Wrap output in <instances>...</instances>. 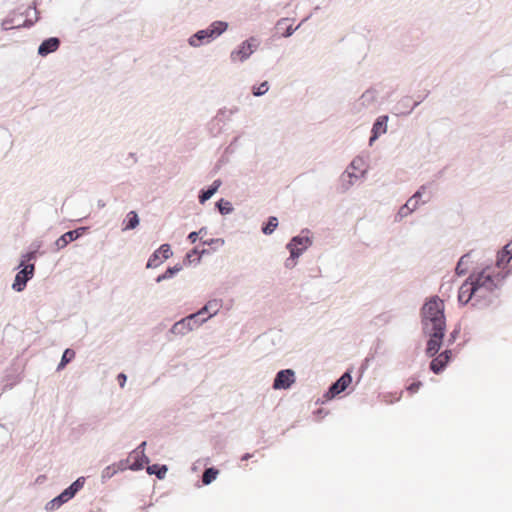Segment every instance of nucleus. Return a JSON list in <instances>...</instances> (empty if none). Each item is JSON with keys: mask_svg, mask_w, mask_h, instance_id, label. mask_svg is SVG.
<instances>
[{"mask_svg": "<svg viewBox=\"0 0 512 512\" xmlns=\"http://www.w3.org/2000/svg\"><path fill=\"white\" fill-rule=\"evenodd\" d=\"M511 259L512 256L501 251L494 266H487L479 272L472 273L459 288L458 301L463 305L471 302L472 306L491 302L495 290L511 272L507 267Z\"/></svg>", "mask_w": 512, "mask_h": 512, "instance_id": "f257e3e1", "label": "nucleus"}, {"mask_svg": "<svg viewBox=\"0 0 512 512\" xmlns=\"http://www.w3.org/2000/svg\"><path fill=\"white\" fill-rule=\"evenodd\" d=\"M444 302L439 297H432L422 307L423 330H438L446 328Z\"/></svg>", "mask_w": 512, "mask_h": 512, "instance_id": "f03ea898", "label": "nucleus"}, {"mask_svg": "<svg viewBox=\"0 0 512 512\" xmlns=\"http://www.w3.org/2000/svg\"><path fill=\"white\" fill-rule=\"evenodd\" d=\"M227 29V22L221 20L214 21L207 28L198 30L192 34L188 39V43L192 47H200L201 45L212 42Z\"/></svg>", "mask_w": 512, "mask_h": 512, "instance_id": "7ed1b4c3", "label": "nucleus"}, {"mask_svg": "<svg viewBox=\"0 0 512 512\" xmlns=\"http://www.w3.org/2000/svg\"><path fill=\"white\" fill-rule=\"evenodd\" d=\"M366 174L365 160L361 156L355 157L340 177L341 186L348 190L354 180H358Z\"/></svg>", "mask_w": 512, "mask_h": 512, "instance_id": "20e7f679", "label": "nucleus"}, {"mask_svg": "<svg viewBox=\"0 0 512 512\" xmlns=\"http://www.w3.org/2000/svg\"><path fill=\"white\" fill-rule=\"evenodd\" d=\"M259 45L260 41L256 37H249L230 53V60L234 63L245 62L257 50Z\"/></svg>", "mask_w": 512, "mask_h": 512, "instance_id": "39448f33", "label": "nucleus"}, {"mask_svg": "<svg viewBox=\"0 0 512 512\" xmlns=\"http://www.w3.org/2000/svg\"><path fill=\"white\" fill-rule=\"evenodd\" d=\"M33 257L34 253H28L23 256L24 259L20 263V266H23V269L16 274L14 283L12 285V288L17 292H21L22 290H24L27 281L31 279L34 275V264L25 265V262L29 261Z\"/></svg>", "mask_w": 512, "mask_h": 512, "instance_id": "423d86ee", "label": "nucleus"}, {"mask_svg": "<svg viewBox=\"0 0 512 512\" xmlns=\"http://www.w3.org/2000/svg\"><path fill=\"white\" fill-rule=\"evenodd\" d=\"M310 245L309 238L302 237H294L289 244L287 245L288 250L290 251V258L286 261V267L292 268L295 265V259L299 257V255L308 248Z\"/></svg>", "mask_w": 512, "mask_h": 512, "instance_id": "0eeeda50", "label": "nucleus"}, {"mask_svg": "<svg viewBox=\"0 0 512 512\" xmlns=\"http://www.w3.org/2000/svg\"><path fill=\"white\" fill-rule=\"evenodd\" d=\"M430 336L427 343L426 353L428 356L433 357L441 348L442 339L444 337L445 329L438 330H424Z\"/></svg>", "mask_w": 512, "mask_h": 512, "instance_id": "6e6552de", "label": "nucleus"}, {"mask_svg": "<svg viewBox=\"0 0 512 512\" xmlns=\"http://www.w3.org/2000/svg\"><path fill=\"white\" fill-rule=\"evenodd\" d=\"M388 121V115H380L374 120L371 128V135L369 137V146H372L381 135L387 132Z\"/></svg>", "mask_w": 512, "mask_h": 512, "instance_id": "1a4fd4ad", "label": "nucleus"}, {"mask_svg": "<svg viewBox=\"0 0 512 512\" xmlns=\"http://www.w3.org/2000/svg\"><path fill=\"white\" fill-rule=\"evenodd\" d=\"M417 106L419 102H413L411 96H404L393 106L391 112L396 116H408Z\"/></svg>", "mask_w": 512, "mask_h": 512, "instance_id": "9d476101", "label": "nucleus"}, {"mask_svg": "<svg viewBox=\"0 0 512 512\" xmlns=\"http://www.w3.org/2000/svg\"><path fill=\"white\" fill-rule=\"evenodd\" d=\"M172 256L171 247L169 244L161 245L149 258L147 262V268H156L164 260Z\"/></svg>", "mask_w": 512, "mask_h": 512, "instance_id": "9b49d317", "label": "nucleus"}, {"mask_svg": "<svg viewBox=\"0 0 512 512\" xmlns=\"http://www.w3.org/2000/svg\"><path fill=\"white\" fill-rule=\"evenodd\" d=\"M37 0H34L32 5L29 6L25 12L20 13L21 15H25V20L21 24L15 25L13 28H31L39 19L40 12L37 10Z\"/></svg>", "mask_w": 512, "mask_h": 512, "instance_id": "f8f14e48", "label": "nucleus"}, {"mask_svg": "<svg viewBox=\"0 0 512 512\" xmlns=\"http://www.w3.org/2000/svg\"><path fill=\"white\" fill-rule=\"evenodd\" d=\"M294 381H295V377H294V372L292 370H290V369L281 370L280 372L277 373V375L274 379L273 388L274 389H287L292 385V383H294Z\"/></svg>", "mask_w": 512, "mask_h": 512, "instance_id": "ddd939ff", "label": "nucleus"}, {"mask_svg": "<svg viewBox=\"0 0 512 512\" xmlns=\"http://www.w3.org/2000/svg\"><path fill=\"white\" fill-rule=\"evenodd\" d=\"M61 45V40L58 37H49L44 39L38 46L37 53L41 57H46L49 54L57 51Z\"/></svg>", "mask_w": 512, "mask_h": 512, "instance_id": "4468645a", "label": "nucleus"}, {"mask_svg": "<svg viewBox=\"0 0 512 512\" xmlns=\"http://www.w3.org/2000/svg\"><path fill=\"white\" fill-rule=\"evenodd\" d=\"M451 358V351L445 350L435 357L430 363V369L435 373L439 374L444 370Z\"/></svg>", "mask_w": 512, "mask_h": 512, "instance_id": "2eb2a0df", "label": "nucleus"}, {"mask_svg": "<svg viewBox=\"0 0 512 512\" xmlns=\"http://www.w3.org/2000/svg\"><path fill=\"white\" fill-rule=\"evenodd\" d=\"M352 382L349 372L344 373L329 389L328 394L334 397L343 392Z\"/></svg>", "mask_w": 512, "mask_h": 512, "instance_id": "dca6fc26", "label": "nucleus"}, {"mask_svg": "<svg viewBox=\"0 0 512 512\" xmlns=\"http://www.w3.org/2000/svg\"><path fill=\"white\" fill-rule=\"evenodd\" d=\"M289 19L288 18H282L277 21L276 23V30L280 35L284 38H288L293 35V33L300 27L301 24H299L297 27H293L291 24H288Z\"/></svg>", "mask_w": 512, "mask_h": 512, "instance_id": "f3484780", "label": "nucleus"}, {"mask_svg": "<svg viewBox=\"0 0 512 512\" xmlns=\"http://www.w3.org/2000/svg\"><path fill=\"white\" fill-rule=\"evenodd\" d=\"M84 230L85 228H79L73 231L66 232L59 239H57L56 246L58 247V249L64 248L69 242L74 241L78 237H80Z\"/></svg>", "mask_w": 512, "mask_h": 512, "instance_id": "a211bd4d", "label": "nucleus"}, {"mask_svg": "<svg viewBox=\"0 0 512 512\" xmlns=\"http://www.w3.org/2000/svg\"><path fill=\"white\" fill-rule=\"evenodd\" d=\"M377 96V90L371 87L363 92V94L358 99V104L364 108L370 107L376 102Z\"/></svg>", "mask_w": 512, "mask_h": 512, "instance_id": "6ab92c4d", "label": "nucleus"}, {"mask_svg": "<svg viewBox=\"0 0 512 512\" xmlns=\"http://www.w3.org/2000/svg\"><path fill=\"white\" fill-rule=\"evenodd\" d=\"M221 307H222L221 300L212 299V300L208 301L205 304V306L202 309H200L196 314H198V317H199L200 315H202L204 313H209V316L207 317L209 319L212 316L216 315Z\"/></svg>", "mask_w": 512, "mask_h": 512, "instance_id": "aec40b11", "label": "nucleus"}, {"mask_svg": "<svg viewBox=\"0 0 512 512\" xmlns=\"http://www.w3.org/2000/svg\"><path fill=\"white\" fill-rule=\"evenodd\" d=\"M198 317V314H191L182 320L176 322L172 327V332L175 334H186L189 331H186L187 326H189V322H194L195 318Z\"/></svg>", "mask_w": 512, "mask_h": 512, "instance_id": "412c9836", "label": "nucleus"}, {"mask_svg": "<svg viewBox=\"0 0 512 512\" xmlns=\"http://www.w3.org/2000/svg\"><path fill=\"white\" fill-rule=\"evenodd\" d=\"M421 194H413L406 202L404 206H402L399 210V216L406 217L409 213H411L418 205L420 201Z\"/></svg>", "mask_w": 512, "mask_h": 512, "instance_id": "4be33fe9", "label": "nucleus"}, {"mask_svg": "<svg viewBox=\"0 0 512 512\" xmlns=\"http://www.w3.org/2000/svg\"><path fill=\"white\" fill-rule=\"evenodd\" d=\"M238 111H239V108L237 106H234L230 109L221 108L218 110L216 116L214 117V119L212 120L210 125L213 126L215 121H219V122L229 121L231 116L236 114Z\"/></svg>", "mask_w": 512, "mask_h": 512, "instance_id": "5701e85b", "label": "nucleus"}, {"mask_svg": "<svg viewBox=\"0 0 512 512\" xmlns=\"http://www.w3.org/2000/svg\"><path fill=\"white\" fill-rule=\"evenodd\" d=\"M138 224H139V219H138L137 213L134 211H130L127 214V220L125 221L124 230L134 229L137 227Z\"/></svg>", "mask_w": 512, "mask_h": 512, "instance_id": "b1692460", "label": "nucleus"}, {"mask_svg": "<svg viewBox=\"0 0 512 512\" xmlns=\"http://www.w3.org/2000/svg\"><path fill=\"white\" fill-rule=\"evenodd\" d=\"M149 474H155L159 479H163L167 473V467L165 465H151L147 468Z\"/></svg>", "mask_w": 512, "mask_h": 512, "instance_id": "393cba45", "label": "nucleus"}, {"mask_svg": "<svg viewBox=\"0 0 512 512\" xmlns=\"http://www.w3.org/2000/svg\"><path fill=\"white\" fill-rule=\"evenodd\" d=\"M219 474V471L215 468H207L202 476V482L205 485L210 484L212 481H214Z\"/></svg>", "mask_w": 512, "mask_h": 512, "instance_id": "a878e982", "label": "nucleus"}, {"mask_svg": "<svg viewBox=\"0 0 512 512\" xmlns=\"http://www.w3.org/2000/svg\"><path fill=\"white\" fill-rule=\"evenodd\" d=\"M269 87H270L269 86V82L268 81H263L258 86L254 85L252 87V94L255 97H261V96L265 95L268 92Z\"/></svg>", "mask_w": 512, "mask_h": 512, "instance_id": "bb28decb", "label": "nucleus"}, {"mask_svg": "<svg viewBox=\"0 0 512 512\" xmlns=\"http://www.w3.org/2000/svg\"><path fill=\"white\" fill-rule=\"evenodd\" d=\"M216 204H217V207H218L220 213L223 215L229 214L233 210L231 202H229L227 200L220 199L219 201H217Z\"/></svg>", "mask_w": 512, "mask_h": 512, "instance_id": "cd10ccee", "label": "nucleus"}, {"mask_svg": "<svg viewBox=\"0 0 512 512\" xmlns=\"http://www.w3.org/2000/svg\"><path fill=\"white\" fill-rule=\"evenodd\" d=\"M75 357V352L72 349H66L63 353L60 364L58 365V370L65 367L73 358Z\"/></svg>", "mask_w": 512, "mask_h": 512, "instance_id": "c85d7f7f", "label": "nucleus"}, {"mask_svg": "<svg viewBox=\"0 0 512 512\" xmlns=\"http://www.w3.org/2000/svg\"><path fill=\"white\" fill-rule=\"evenodd\" d=\"M182 269V266L176 265L174 267L168 268L162 275L157 277V282H161L162 280L168 279L172 277L175 273L179 272Z\"/></svg>", "mask_w": 512, "mask_h": 512, "instance_id": "c756f323", "label": "nucleus"}, {"mask_svg": "<svg viewBox=\"0 0 512 512\" xmlns=\"http://www.w3.org/2000/svg\"><path fill=\"white\" fill-rule=\"evenodd\" d=\"M278 226V220L276 217H270L267 224L262 228L264 234H271Z\"/></svg>", "mask_w": 512, "mask_h": 512, "instance_id": "7c9ffc66", "label": "nucleus"}, {"mask_svg": "<svg viewBox=\"0 0 512 512\" xmlns=\"http://www.w3.org/2000/svg\"><path fill=\"white\" fill-rule=\"evenodd\" d=\"M76 492L77 488L68 487L59 495V500H62L64 504L65 502L70 500L75 495Z\"/></svg>", "mask_w": 512, "mask_h": 512, "instance_id": "2f4dec72", "label": "nucleus"}, {"mask_svg": "<svg viewBox=\"0 0 512 512\" xmlns=\"http://www.w3.org/2000/svg\"><path fill=\"white\" fill-rule=\"evenodd\" d=\"M76 492L77 488L68 487L59 495V500H62L64 504L65 502L70 500L75 495Z\"/></svg>", "mask_w": 512, "mask_h": 512, "instance_id": "473e14b6", "label": "nucleus"}, {"mask_svg": "<svg viewBox=\"0 0 512 512\" xmlns=\"http://www.w3.org/2000/svg\"><path fill=\"white\" fill-rule=\"evenodd\" d=\"M241 135L235 136L230 144L226 147L224 154H233L236 151L237 146L239 145V140L241 138Z\"/></svg>", "mask_w": 512, "mask_h": 512, "instance_id": "72a5a7b5", "label": "nucleus"}, {"mask_svg": "<svg viewBox=\"0 0 512 512\" xmlns=\"http://www.w3.org/2000/svg\"><path fill=\"white\" fill-rule=\"evenodd\" d=\"M222 182L220 179H216L208 187L201 188L198 192H218Z\"/></svg>", "mask_w": 512, "mask_h": 512, "instance_id": "f704fd0d", "label": "nucleus"}, {"mask_svg": "<svg viewBox=\"0 0 512 512\" xmlns=\"http://www.w3.org/2000/svg\"><path fill=\"white\" fill-rule=\"evenodd\" d=\"M63 504L62 500H59V496L54 498L53 500L49 501L46 504V510L53 511L55 509H58Z\"/></svg>", "mask_w": 512, "mask_h": 512, "instance_id": "c9c22d12", "label": "nucleus"}, {"mask_svg": "<svg viewBox=\"0 0 512 512\" xmlns=\"http://www.w3.org/2000/svg\"><path fill=\"white\" fill-rule=\"evenodd\" d=\"M14 23V17H12L11 15H8L1 23V27H2V30H9V29H14L13 27L15 25H13Z\"/></svg>", "mask_w": 512, "mask_h": 512, "instance_id": "e433bc0d", "label": "nucleus"}, {"mask_svg": "<svg viewBox=\"0 0 512 512\" xmlns=\"http://www.w3.org/2000/svg\"><path fill=\"white\" fill-rule=\"evenodd\" d=\"M117 472V469L114 466L106 467L102 472V478H110Z\"/></svg>", "mask_w": 512, "mask_h": 512, "instance_id": "4c0bfd02", "label": "nucleus"}, {"mask_svg": "<svg viewBox=\"0 0 512 512\" xmlns=\"http://www.w3.org/2000/svg\"><path fill=\"white\" fill-rule=\"evenodd\" d=\"M200 259V256H198V252L196 249L192 250L191 252L187 253L186 255V260L189 262V263H192L194 261H199Z\"/></svg>", "mask_w": 512, "mask_h": 512, "instance_id": "58836bf2", "label": "nucleus"}, {"mask_svg": "<svg viewBox=\"0 0 512 512\" xmlns=\"http://www.w3.org/2000/svg\"><path fill=\"white\" fill-rule=\"evenodd\" d=\"M421 386H422V383L420 381H416V382L411 383L407 387V390L410 394H414V393L418 392V390L420 389Z\"/></svg>", "mask_w": 512, "mask_h": 512, "instance_id": "ea45409f", "label": "nucleus"}, {"mask_svg": "<svg viewBox=\"0 0 512 512\" xmlns=\"http://www.w3.org/2000/svg\"><path fill=\"white\" fill-rule=\"evenodd\" d=\"M208 318H203L201 322L197 321V318H195L194 322H189V326H187L186 331H192L193 329L199 327L203 322H205Z\"/></svg>", "mask_w": 512, "mask_h": 512, "instance_id": "a19ab883", "label": "nucleus"}, {"mask_svg": "<svg viewBox=\"0 0 512 512\" xmlns=\"http://www.w3.org/2000/svg\"><path fill=\"white\" fill-rule=\"evenodd\" d=\"M127 165H133L137 162V158L135 156V153H129L126 158Z\"/></svg>", "mask_w": 512, "mask_h": 512, "instance_id": "79ce46f5", "label": "nucleus"}, {"mask_svg": "<svg viewBox=\"0 0 512 512\" xmlns=\"http://www.w3.org/2000/svg\"><path fill=\"white\" fill-rule=\"evenodd\" d=\"M464 261H465V256L461 257V259L459 260L458 264H457V267H456V272L457 274L461 275L463 274L465 271L462 269V265L464 264Z\"/></svg>", "mask_w": 512, "mask_h": 512, "instance_id": "37998d69", "label": "nucleus"}, {"mask_svg": "<svg viewBox=\"0 0 512 512\" xmlns=\"http://www.w3.org/2000/svg\"><path fill=\"white\" fill-rule=\"evenodd\" d=\"M117 379H118L119 385L121 387H124L126 380H127V376L124 373H120L118 375Z\"/></svg>", "mask_w": 512, "mask_h": 512, "instance_id": "c03bdc74", "label": "nucleus"}, {"mask_svg": "<svg viewBox=\"0 0 512 512\" xmlns=\"http://www.w3.org/2000/svg\"><path fill=\"white\" fill-rule=\"evenodd\" d=\"M502 251H504V252H506V254H509L510 256H512V241H511V242H509V243H507V244L504 246V248H503V250H502Z\"/></svg>", "mask_w": 512, "mask_h": 512, "instance_id": "a18cd8bd", "label": "nucleus"}, {"mask_svg": "<svg viewBox=\"0 0 512 512\" xmlns=\"http://www.w3.org/2000/svg\"><path fill=\"white\" fill-rule=\"evenodd\" d=\"M428 95H429V91H427L423 96L418 95L417 100H415L414 102H419V105H420L428 97Z\"/></svg>", "mask_w": 512, "mask_h": 512, "instance_id": "49530a36", "label": "nucleus"}, {"mask_svg": "<svg viewBox=\"0 0 512 512\" xmlns=\"http://www.w3.org/2000/svg\"><path fill=\"white\" fill-rule=\"evenodd\" d=\"M213 194H201L200 195V203L201 204H204L205 201H207L208 199H210V197L212 196Z\"/></svg>", "mask_w": 512, "mask_h": 512, "instance_id": "de8ad7c7", "label": "nucleus"}, {"mask_svg": "<svg viewBox=\"0 0 512 512\" xmlns=\"http://www.w3.org/2000/svg\"><path fill=\"white\" fill-rule=\"evenodd\" d=\"M188 239L194 243L198 239V233L197 232H191L188 236Z\"/></svg>", "mask_w": 512, "mask_h": 512, "instance_id": "09e8293b", "label": "nucleus"}, {"mask_svg": "<svg viewBox=\"0 0 512 512\" xmlns=\"http://www.w3.org/2000/svg\"><path fill=\"white\" fill-rule=\"evenodd\" d=\"M70 487L77 488V490H78V489H79V487H80L79 480H77L76 482H74Z\"/></svg>", "mask_w": 512, "mask_h": 512, "instance_id": "8fccbe9b", "label": "nucleus"}, {"mask_svg": "<svg viewBox=\"0 0 512 512\" xmlns=\"http://www.w3.org/2000/svg\"><path fill=\"white\" fill-rule=\"evenodd\" d=\"M426 190V186L425 185H422L418 190H416L417 193H420V192H425Z\"/></svg>", "mask_w": 512, "mask_h": 512, "instance_id": "3c124183", "label": "nucleus"}, {"mask_svg": "<svg viewBox=\"0 0 512 512\" xmlns=\"http://www.w3.org/2000/svg\"><path fill=\"white\" fill-rule=\"evenodd\" d=\"M249 458H251V454L247 453L242 457V460H248Z\"/></svg>", "mask_w": 512, "mask_h": 512, "instance_id": "603ef678", "label": "nucleus"}, {"mask_svg": "<svg viewBox=\"0 0 512 512\" xmlns=\"http://www.w3.org/2000/svg\"><path fill=\"white\" fill-rule=\"evenodd\" d=\"M311 16H312V14L308 15L307 17H305V19L303 20V22H304V21H307Z\"/></svg>", "mask_w": 512, "mask_h": 512, "instance_id": "864d4df0", "label": "nucleus"}, {"mask_svg": "<svg viewBox=\"0 0 512 512\" xmlns=\"http://www.w3.org/2000/svg\"><path fill=\"white\" fill-rule=\"evenodd\" d=\"M319 9H320V7H319V6H316V7L314 8V11H318Z\"/></svg>", "mask_w": 512, "mask_h": 512, "instance_id": "5fc2aeb1", "label": "nucleus"}, {"mask_svg": "<svg viewBox=\"0 0 512 512\" xmlns=\"http://www.w3.org/2000/svg\"><path fill=\"white\" fill-rule=\"evenodd\" d=\"M210 130L211 131L216 130V127H210Z\"/></svg>", "mask_w": 512, "mask_h": 512, "instance_id": "6e6d98bb", "label": "nucleus"}, {"mask_svg": "<svg viewBox=\"0 0 512 512\" xmlns=\"http://www.w3.org/2000/svg\"><path fill=\"white\" fill-rule=\"evenodd\" d=\"M210 130L211 131L216 130V127H210Z\"/></svg>", "mask_w": 512, "mask_h": 512, "instance_id": "4d7b16f0", "label": "nucleus"}]
</instances>
